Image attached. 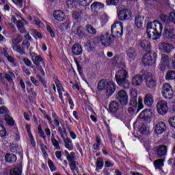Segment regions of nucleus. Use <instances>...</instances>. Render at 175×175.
I'll return each instance as SVG.
<instances>
[{"mask_svg": "<svg viewBox=\"0 0 175 175\" xmlns=\"http://www.w3.org/2000/svg\"><path fill=\"white\" fill-rule=\"evenodd\" d=\"M129 77L128 72L122 69L116 72L115 79L118 85L124 89H128L130 87V83L127 78Z\"/></svg>", "mask_w": 175, "mask_h": 175, "instance_id": "f257e3e1", "label": "nucleus"}, {"mask_svg": "<svg viewBox=\"0 0 175 175\" xmlns=\"http://www.w3.org/2000/svg\"><path fill=\"white\" fill-rule=\"evenodd\" d=\"M137 96L138 94L137 91H132L130 93L129 106L137 110L136 113H139L140 110L144 107L143 104V97H138L137 100Z\"/></svg>", "mask_w": 175, "mask_h": 175, "instance_id": "f03ea898", "label": "nucleus"}, {"mask_svg": "<svg viewBox=\"0 0 175 175\" xmlns=\"http://www.w3.org/2000/svg\"><path fill=\"white\" fill-rule=\"evenodd\" d=\"M123 23L122 22H116L111 25V36L113 38H121L123 36Z\"/></svg>", "mask_w": 175, "mask_h": 175, "instance_id": "7ed1b4c3", "label": "nucleus"}, {"mask_svg": "<svg viewBox=\"0 0 175 175\" xmlns=\"http://www.w3.org/2000/svg\"><path fill=\"white\" fill-rule=\"evenodd\" d=\"M114 98L118 103H120V105L123 107L126 106L129 102L128 94L124 90H120L116 94H115Z\"/></svg>", "mask_w": 175, "mask_h": 175, "instance_id": "20e7f679", "label": "nucleus"}, {"mask_svg": "<svg viewBox=\"0 0 175 175\" xmlns=\"http://www.w3.org/2000/svg\"><path fill=\"white\" fill-rule=\"evenodd\" d=\"M75 152H71L70 154L66 157V159L69 162V167L73 175H79V169L77 167L76 161L75 160Z\"/></svg>", "mask_w": 175, "mask_h": 175, "instance_id": "39448f33", "label": "nucleus"}, {"mask_svg": "<svg viewBox=\"0 0 175 175\" xmlns=\"http://www.w3.org/2000/svg\"><path fill=\"white\" fill-rule=\"evenodd\" d=\"M161 94L162 96L167 100H170L174 96V91L170 83H163L161 90Z\"/></svg>", "mask_w": 175, "mask_h": 175, "instance_id": "423d86ee", "label": "nucleus"}, {"mask_svg": "<svg viewBox=\"0 0 175 175\" xmlns=\"http://www.w3.org/2000/svg\"><path fill=\"white\" fill-rule=\"evenodd\" d=\"M152 112L150 109H145L144 111L140 112L138 116V118L141 120H144L146 124H150L152 121Z\"/></svg>", "mask_w": 175, "mask_h": 175, "instance_id": "0eeeda50", "label": "nucleus"}, {"mask_svg": "<svg viewBox=\"0 0 175 175\" xmlns=\"http://www.w3.org/2000/svg\"><path fill=\"white\" fill-rule=\"evenodd\" d=\"M29 55L31 57V60L33 64L36 65V66H40V64L44 68H46V61L41 55H38L37 53L29 52Z\"/></svg>", "mask_w": 175, "mask_h": 175, "instance_id": "6e6552de", "label": "nucleus"}, {"mask_svg": "<svg viewBox=\"0 0 175 175\" xmlns=\"http://www.w3.org/2000/svg\"><path fill=\"white\" fill-rule=\"evenodd\" d=\"M100 41L105 47L111 46L113 44V40L110 37V31H107L105 34L101 35Z\"/></svg>", "mask_w": 175, "mask_h": 175, "instance_id": "1a4fd4ad", "label": "nucleus"}, {"mask_svg": "<svg viewBox=\"0 0 175 175\" xmlns=\"http://www.w3.org/2000/svg\"><path fill=\"white\" fill-rule=\"evenodd\" d=\"M168 105L166 101L160 100L157 104V111L161 116H165L168 112Z\"/></svg>", "mask_w": 175, "mask_h": 175, "instance_id": "9d476101", "label": "nucleus"}, {"mask_svg": "<svg viewBox=\"0 0 175 175\" xmlns=\"http://www.w3.org/2000/svg\"><path fill=\"white\" fill-rule=\"evenodd\" d=\"M146 75V70H142L141 71L140 75H135L132 79V85L134 87H139V85H141V84L143 83V81L144 79V77Z\"/></svg>", "mask_w": 175, "mask_h": 175, "instance_id": "9b49d317", "label": "nucleus"}, {"mask_svg": "<svg viewBox=\"0 0 175 175\" xmlns=\"http://www.w3.org/2000/svg\"><path fill=\"white\" fill-rule=\"evenodd\" d=\"M116 87L117 85L113 81H107V85L105 90L106 96L108 98H110L111 96H113V94L115 93L116 90Z\"/></svg>", "mask_w": 175, "mask_h": 175, "instance_id": "f8f14e48", "label": "nucleus"}, {"mask_svg": "<svg viewBox=\"0 0 175 175\" xmlns=\"http://www.w3.org/2000/svg\"><path fill=\"white\" fill-rule=\"evenodd\" d=\"M167 129L166 124L163 121H159L154 127V133L158 136L160 137L161 135L163 134Z\"/></svg>", "mask_w": 175, "mask_h": 175, "instance_id": "ddd939ff", "label": "nucleus"}, {"mask_svg": "<svg viewBox=\"0 0 175 175\" xmlns=\"http://www.w3.org/2000/svg\"><path fill=\"white\" fill-rule=\"evenodd\" d=\"M174 27L172 25H166L165 29H164L163 38L165 39H174L175 35L174 34Z\"/></svg>", "mask_w": 175, "mask_h": 175, "instance_id": "4468645a", "label": "nucleus"}, {"mask_svg": "<svg viewBox=\"0 0 175 175\" xmlns=\"http://www.w3.org/2000/svg\"><path fill=\"white\" fill-rule=\"evenodd\" d=\"M171 58L167 55H161V64L160 65L161 70H164L166 68H171Z\"/></svg>", "mask_w": 175, "mask_h": 175, "instance_id": "2eb2a0df", "label": "nucleus"}, {"mask_svg": "<svg viewBox=\"0 0 175 175\" xmlns=\"http://www.w3.org/2000/svg\"><path fill=\"white\" fill-rule=\"evenodd\" d=\"M129 16H132V11H130L128 9H123L119 11L118 13V19L120 21H124L129 19Z\"/></svg>", "mask_w": 175, "mask_h": 175, "instance_id": "dca6fc26", "label": "nucleus"}, {"mask_svg": "<svg viewBox=\"0 0 175 175\" xmlns=\"http://www.w3.org/2000/svg\"><path fill=\"white\" fill-rule=\"evenodd\" d=\"M151 54L152 52H148L142 57V64L145 66H150V65L154 64V59H152Z\"/></svg>", "mask_w": 175, "mask_h": 175, "instance_id": "f3484780", "label": "nucleus"}, {"mask_svg": "<svg viewBox=\"0 0 175 175\" xmlns=\"http://www.w3.org/2000/svg\"><path fill=\"white\" fill-rule=\"evenodd\" d=\"M159 18L162 23H168L170 21L175 25V12H170L169 16L166 14H161Z\"/></svg>", "mask_w": 175, "mask_h": 175, "instance_id": "a211bd4d", "label": "nucleus"}, {"mask_svg": "<svg viewBox=\"0 0 175 175\" xmlns=\"http://www.w3.org/2000/svg\"><path fill=\"white\" fill-rule=\"evenodd\" d=\"M154 36H158V38H160L161 36V33L163 31V25L162 24L159 22L157 20L154 21Z\"/></svg>", "mask_w": 175, "mask_h": 175, "instance_id": "6ab92c4d", "label": "nucleus"}, {"mask_svg": "<svg viewBox=\"0 0 175 175\" xmlns=\"http://www.w3.org/2000/svg\"><path fill=\"white\" fill-rule=\"evenodd\" d=\"M72 54L75 56H79L82 54L83 48L79 43H75L71 48Z\"/></svg>", "mask_w": 175, "mask_h": 175, "instance_id": "aec40b11", "label": "nucleus"}, {"mask_svg": "<svg viewBox=\"0 0 175 175\" xmlns=\"http://www.w3.org/2000/svg\"><path fill=\"white\" fill-rule=\"evenodd\" d=\"M144 79L146 81L148 88H154V79L152 77L151 73L146 71Z\"/></svg>", "mask_w": 175, "mask_h": 175, "instance_id": "412c9836", "label": "nucleus"}, {"mask_svg": "<svg viewBox=\"0 0 175 175\" xmlns=\"http://www.w3.org/2000/svg\"><path fill=\"white\" fill-rule=\"evenodd\" d=\"M167 146L166 145H160L157 149V157L161 158L167 154Z\"/></svg>", "mask_w": 175, "mask_h": 175, "instance_id": "4be33fe9", "label": "nucleus"}, {"mask_svg": "<svg viewBox=\"0 0 175 175\" xmlns=\"http://www.w3.org/2000/svg\"><path fill=\"white\" fill-rule=\"evenodd\" d=\"M120 109L118 102L116 100H112L109 106V111L111 113H116Z\"/></svg>", "mask_w": 175, "mask_h": 175, "instance_id": "5701e85b", "label": "nucleus"}, {"mask_svg": "<svg viewBox=\"0 0 175 175\" xmlns=\"http://www.w3.org/2000/svg\"><path fill=\"white\" fill-rule=\"evenodd\" d=\"M26 129H27V134H28V136L29 138V142H30L31 146H33V148H36V143L34 139L33 135L31 133V126L29 124H26Z\"/></svg>", "mask_w": 175, "mask_h": 175, "instance_id": "b1692460", "label": "nucleus"}, {"mask_svg": "<svg viewBox=\"0 0 175 175\" xmlns=\"http://www.w3.org/2000/svg\"><path fill=\"white\" fill-rule=\"evenodd\" d=\"M53 18L58 22H62L64 19V13L61 10L54 11L53 13Z\"/></svg>", "mask_w": 175, "mask_h": 175, "instance_id": "393cba45", "label": "nucleus"}, {"mask_svg": "<svg viewBox=\"0 0 175 175\" xmlns=\"http://www.w3.org/2000/svg\"><path fill=\"white\" fill-rule=\"evenodd\" d=\"M10 150L11 152L21 154H23V148L18 144H12L10 146Z\"/></svg>", "mask_w": 175, "mask_h": 175, "instance_id": "a878e982", "label": "nucleus"}, {"mask_svg": "<svg viewBox=\"0 0 175 175\" xmlns=\"http://www.w3.org/2000/svg\"><path fill=\"white\" fill-rule=\"evenodd\" d=\"M139 45L146 52H151L152 46L150 42L148 40H142V41L140 42Z\"/></svg>", "mask_w": 175, "mask_h": 175, "instance_id": "bb28decb", "label": "nucleus"}, {"mask_svg": "<svg viewBox=\"0 0 175 175\" xmlns=\"http://www.w3.org/2000/svg\"><path fill=\"white\" fill-rule=\"evenodd\" d=\"M25 24H28L27 21L23 19V21H18L16 23V26L21 33H27V31L24 28Z\"/></svg>", "mask_w": 175, "mask_h": 175, "instance_id": "cd10ccee", "label": "nucleus"}, {"mask_svg": "<svg viewBox=\"0 0 175 175\" xmlns=\"http://www.w3.org/2000/svg\"><path fill=\"white\" fill-rule=\"evenodd\" d=\"M39 111L44 114V118H46L48 121H49V124L50 125L51 128L52 129H55V124H53V121L51 118V116H49L47 113H46V110H43L41 108H39Z\"/></svg>", "mask_w": 175, "mask_h": 175, "instance_id": "c85d7f7f", "label": "nucleus"}, {"mask_svg": "<svg viewBox=\"0 0 175 175\" xmlns=\"http://www.w3.org/2000/svg\"><path fill=\"white\" fill-rule=\"evenodd\" d=\"M161 47L162 48L163 52L167 54L170 53L174 49L173 45L169 43H161Z\"/></svg>", "mask_w": 175, "mask_h": 175, "instance_id": "c756f323", "label": "nucleus"}, {"mask_svg": "<svg viewBox=\"0 0 175 175\" xmlns=\"http://www.w3.org/2000/svg\"><path fill=\"white\" fill-rule=\"evenodd\" d=\"M5 160L6 163H8L10 164H12V163H16V161L17 160V157L14 154L7 153L5 155Z\"/></svg>", "mask_w": 175, "mask_h": 175, "instance_id": "7c9ffc66", "label": "nucleus"}, {"mask_svg": "<svg viewBox=\"0 0 175 175\" xmlns=\"http://www.w3.org/2000/svg\"><path fill=\"white\" fill-rule=\"evenodd\" d=\"M126 55L130 59L134 61L137 57V53L133 47H130L129 49L126 51Z\"/></svg>", "mask_w": 175, "mask_h": 175, "instance_id": "2f4dec72", "label": "nucleus"}, {"mask_svg": "<svg viewBox=\"0 0 175 175\" xmlns=\"http://www.w3.org/2000/svg\"><path fill=\"white\" fill-rule=\"evenodd\" d=\"M83 2H86L85 1H66V7L68 8V9H74L77 6V3H79V5H82V3Z\"/></svg>", "mask_w": 175, "mask_h": 175, "instance_id": "473e14b6", "label": "nucleus"}, {"mask_svg": "<svg viewBox=\"0 0 175 175\" xmlns=\"http://www.w3.org/2000/svg\"><path fill=\"white\" fill-rule=\"evenodd\" d=\"M144 20V17H142L140 15H137L135 17V24L137 28L138 29L142 28Z\"/></svg>", "mask_w": 175, "mask_h": 175, "instance_id": "72a5a7b5", "label": "nucleus"}, {"mask_svg": "<svg viewBox=\"0 0 175 175\" xmlns=\"http://www.w3.org/2000/svg\"><path fill=\"white\" fill-rule=\"evenodd\" d=\"M64 146L68 151H73L74 146L72 139L66 138L64 139Z\"/></svg>", "mask_w": 175, "mask_h": 175, "instance_id": "f704fd0d", "label": "nucleus"}, {"mask_svg": "<svg viewBox=\"0 0 175 175\" xmlns=\"http://www.w3.org/2000/svg\"><path fill=\"white\" fill-rule=\"evenodd\" d=\"M165 161V158L159 159L158 160H154V165L156 170H161L164 166V162Z\"/></svg>", "mask_w": 175, "mask_h": 175, "instance_id": "c9c22d12", "label": "nucleus"}, {"mask_svg": "<svg viewBox=\"0 0 175 175\" xmlns=\"http://www.w3.org/2000/svg\"><path fill=\"white\" fill-rule=\"evenodd\" d=\"M53 81L55 82V85H56L57 92L65 91L63 88L62 81L59 80L58 77H55Z\"/></svg>", "mask_w": 175, "mask_h": 175, "instance_id": "e433bc0d", "label": "nucleus"}, {"mask_svg": "<svg viewBox=\"0 0 175 175\" xmlns=\"http://www.w3.org/2000/svg\"><path fill=\"white\" fill-rule=\"evenodd\" d=\"M4 120L8 126L14 127L16 126L15 120L10 116V114L4 118Z\"/></svg>", "mask_w": 175, "mask_h": 175, "instance_id": "4c0bfd02", "label": "nucleus"}, {"mask_svg": "<svg viewBox=\"0 0 175 175\" xmlns=\"http://www.w3.org/2000/svg\"><path fill=\"white\" fill-rule=\"evenodd\" d=\"M144 103L146 107H150L154 103V98L150 94H147L145 96Z\"/></svg>", "mask_w": 175, "mask_h": 175, "instance_id": "58836bf2", "label": "nucleus"}, {"mask_svg": "<svg viewBox=\"0 0 175 175\" xmlns=\"http://www.w3.org/2000/svg\"><path fill=\"white\" fill-rule=\"evenodd\" d=\"M10 112L8 108L5 106H0V116H4L5 118L8 116Z\"/></svg>", "mask_w": 175, "mask_h": 175, "instance_id": "ea45409f", "label": "nucleus"}, {"mask_svg": "<svg viewBox=\"0 0 175 175\" xmlns=\"http://www.w3.org/2000/svg\"><path fill=\"white\" fill-rule=\"evenodd\" d=\"M165 80L172 81L175 80V70H169L167 74H165Z\"/></svg>", "mask_w": 175, "mask_h": 175, "instance_id": "a19ab883", "label": "nucleus"}, {"mask_svg": "<svg viewBox=\"0 0 175 175\" xmlns=\"http://www.w3.org/2000/svg\"><path fill=\"white\" fill-rule=\"evenodd\" d=\"M8 133L5 126L2 124H0V137L5 139Z\"/></svg>", "mask_w": 175, "mask_h": 175, "instance_id": "79ce46f5", "label": "nucleus"}, {"mask_svg": "<svg viewBox=\"0 0 175 175\" xmlns=\"http://www.w3.org/2000/svg\"><path fill=\"white\" fill-rule=\"evenodd\" d=\"M107 82L104 79H101L98 81V84L97 85V90L98 91L105 90L106 89Z\"/></svg>", "mask_w": 175, "mask_h": 175, "instance_id": "37998d69", "label": "nucleus"}, {"mask_svg": "<svg viewBox=\"0 0 175 175\" xmlns=\"http://www.w3.org/2000/svg\"><path fill=\"white\" fill-rule=\"evenodd\" d=\"M10 175H22L23 174V168L21 167H15L13 170L10 171Z\"/></svg>", "mask_w": 175, "mask_h": 175, "instance_id": "c03bdc74", "label": "nucleus"}, {"mask_svg": "<svg viewBox=\"0 0 175 175\" xmlns=\"http://www.w3.org/2000/svg\"><path fill=\"white\" fill-rule=\"evenodd\" d=\"M86 31L90 35H96V30L92 25H86Z\"/></svg>", "mask_w": 175, "mask_h": 175, "instance_id": "a18cd8bd", "label": "nucleus"}, {"mask_svg": "<svg viewBox=\"0 0 175 175\" xmlns=\"http://www.w3.org/2000/svg\"><path fill=\"white\" fill-rule=\"evenodd\" d=\"M57 2L55 1H48L46 2V6L49 8V9H54L55 8L57 7Z\"/></svg>", "mask_w": 175, "mask_h": 175, "instance_id": "49530a36", "label": "nucleus"}, {"mask_svg": "<svg viewBox=\"0 0 175 175\" xmlns=\"http://www.w3.org/2000/svg\"><path fill=\"white\" fill-rule=\"evenodd\" d=\"M75 35L79 36L80 38L85 36L84 29L81 26H79L77 28V33H75Z\"/></svg>", "mask_w": 175, "mask_h": 175, "instance_id": "de8ad7c7", "label": "nucleus"}, {"mask_svg": "<svg viewBox=\"0 0 175 175\" xmlns=\"http://www.w3.org/2000/svg\"><path fill=\"white\" fill-rule=\"evenodd\" d=\"M81 11H80V12H77V11H73L72 14V18L75 20V21H78L81 18Z\"/></svg>", "mask_w": 175, "mask_h": 175, "instance_id": "09e8293b", "label": "nucleus"}, {"mask_svg": "<svg viewBox=\"0 0 175 175\" xmlns=\"http://www.w3.org/2000/svg\"><path fill=\"white\" fill-rule=\"evenodd\" d=\"M10 74V75H9ZM9 74H5L4 75L5 79L9 82V83H13V78L12 77H15L14 74L12 72H10Z\"/></svg>", "mask_w": 175, "mask_h": 175, "instance_id": "8fccbe9b", "label": "nucleus"}, {"mask_svg": "<svg viewBox=\"0 0 175 175\" xmlns=\"http://www.w3.org/2000/svg\"><path fill=\"white\" fill-rule=\"evenodd\" d=\"M104 5L100 2H94L91 5V9L103 8Z\"/></svg>", "mask_w": 175, "mask_h": 175, "instance_id": "3c124183", "label": "nucleus"}, {"mask_svg": "<svg viewBox=\"0 0 175 175\" xmlns=\"http://www.w3.org/2000/svg\"><path fill=\"white\" fill-rule=\"evenodd\" d=\"M23 62L27 66L31 67V68H33L36 70V66H31L32 62L29 59H28L27 57H24L23 58Z\"/></svg>", "mask_w": 175, "mask_h": 175, "instance_id": "603ef678", "label": "nucleus"}, {"mask_svg": "<svg viewBox=\"0 0 175 175\" xmlns=\"http://www.w3.org/2000/svg\"><path fill=\"white\" fill-rule=\"evenodd\" d=\"M86 48L88 52L93 51L95 49V43L90 42L86 45Z\"/></svg>", "mask_w": 175, "mask_h": 175, "instance_id": "864d4df0", "label": "nucleus"}, {"mask_svg": "<svg viewBox=\"0 0 175 175\" xmlns=\"http://www.w3.org/2000/svg\"><path fill=\"white\" fill-rule=\"evenodd\" d=\"M124 2H126V1H107V5H114V6H116L118 5L119 3L120 4H122Z\"/></svg>", "mask_w": 175, "mask_h": 175, "instance_id": "5fc2aeb1", "label": "nucleus"}, {"mask_svg": "<svg viewBox=\"0 0 175 175\" xmlns=\"http://www.w3.org/2000/svg\"><path fill=\"white\" fill-rule=\"evenodd\" d=\"M46 30L52 38H55V33L50 25H46Z\"/></svg>", "mask_w": 175, "mask_h": 175, "instance_id": "6e6d98bb", "label": "nucleus"}, {"mask_svg": "<svg viewBox=\"0 0 175 175\" xmlns=\"http://www.w3.org/2000/svg\"><path fill=\"white\" fill-rule=\"evenodd\" d=\"M51 143L53 147H55V150H61V147L59 146V143L57 139H51Z\"/></svg>", "mask_w": 175, "mask_h": 175, "instance_id": "4d7b16f0", "label": "nucleus"}, {"mask_svg": "<svg viewBox=\"0 0 175 175\" xmlns=\"http://www.w3.org/2000/svg\"><path fill=\"white\" fill-rule=\"evenodd\" d=\"M23 42V36H18L16 38L13 39L12 43L14 45L16 46L17 44H19V43Z\"/></svg>", "mask_w": 175, "mask_h": 175, "instance_id": "13d9d810", "label": "nucleus"}, {"mask_svg": "<svg viewBox=\"0 0 175 175\" xmlns=\"http://www.w3.org/2000/svg\"><path fill=\"white\" fill-rule=\"evenodd\" d=\"M38 133L40 135V137H42L43 139H46V135H44V131H43L42 126L40 124L38 127Z\"/></svg>", "mask_w": 175, "mask_h": 175, "instance_id": "bf43d9fd", "label": "nucleus"}, {"mask_svg": "<svg viewBox=\"0 0 175 175\" xmlns=\"http://www.w3.org/2000/svg\"><path fill=\"white\" fill-rule=\"evenodd\" d=\"M58 131L63 139L64 138V135L66 136V129H65V127H63V129L62 127H59Z\"/></svg>", "mask_w": 175, "mask_h": 175, "instance_id": "052dcab7", "label": "nucleus"}, {"mask_svg": "<svg viewBox=\"0 0 175 175\" xmlns=\"http://www.w3.org/2000/svg\"><path fill=\"white\" fill-rule=\"evenodd\" d=\"M33 34H34L35 38L38 37L40 40L43 38L42 33H40V31L36 29H33Z\"/></svg>", "mask_w": 175, "mask_h": 175, "instance_id": "680f3d73", "label": "nucleus"}, {"mask_svg": "<svg viewBox=\"0 0 175 175\" xmlns=\"http://www.w3.org/2000/svg\"><path fill=\"white\" fill-rule=\"evenodd\" d=\"M36 70L37 69L38 70V73L41 74L42 77L46 76V73L44 72V70H43L42 67L40 66H37Z\"/></svg>", "mask_w": 175, "mask_h": 175, "instance_id": "e2e57ef3", "label": "nucleus"}, {"mask_svg": "<svg viewBox=\"0 0 175 175\" xmlns=\"http://www.w3.org/2000/svg\"><path fill=\"white\" fill-rule=\"evenodd\" d=\"M169 123L172 128L175 129V117L170 118Z\"/></svg>", "mask_w": 175, "mask_h": 175, "instance_id": "0e129e2a", "label": "nucleus"}, {"mask_svg": "<svg viewBox=\"0 0 175 175\" xmlns=\"http://www.w3.org/2000/svg\"><path fill=\"white\" fill-rule=\"evenodd\" d=\"M22 45L24 48L29 49L30 46V42L27 40H24L22 42Z\"/></svg>", "mask_w": 175, "mask_h": 175, "instance_id": "69168bd1", "label": "nucleus"}, {"mask_svg": "<svg viewBox=\"0 0 175 175\" xmlns=\"http://www.w3.org/2000/svg\"><path fill=\"white\" fill-rule=\"evenodd\" d=\"M38 78L39 79V81L41 82V83L42 84V85L44 87V88H46V82L44 81V79L41 77V75H38Z\"/></svg>", "mask_w": 175, "mask_h": 175, "instance_id": "338daca9", "label": "nucleus"}, {"mask_svg": "<svg viewBox=\"0 0 175 175\" xmlns=\"http://www.w3.org/2000/svg\"><path fill=\"white\" fill-rule=\"evenodd\" d=\"M13 2L18 6V8H23V1H13Z\"/></svg>", "mask_w": 175, "mask_h": 175, "instance_id": "774afa93", "label": "nucleus"}]
</instances>
